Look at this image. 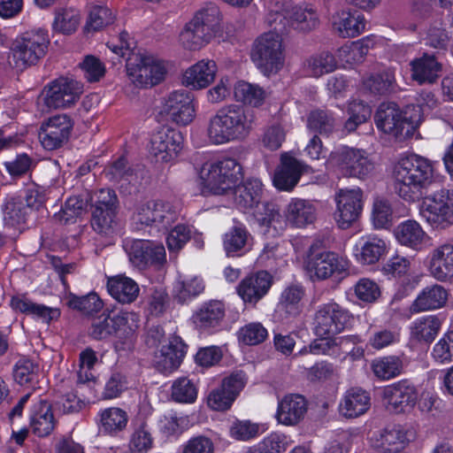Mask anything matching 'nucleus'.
I'll list each match as a JSON object with an SVG mask.
<instances>
[{"mask_svg": "<svg viewBox=\"0 0 453 453\" xmlns=\"http://www.w3.org/2000/svg\"><path fill=\"white\" fill-rule=\"evenodd\" d=\"M382 397L389 410L395 413H401L416 405L418 393L413 382L403 379L386 386Z\"/></svg>", "mask_w": 453, "mask_h": 453, "instance_id": "6ab92c4d", "label": "nucleus"}, {"mask_svg": "<svg viewBox=\"0 0 453 453\" xmlns=\"http://www.w3.org/2000/svg\"><path fill=\"white\" fill-rule=\"evenodd\" d=\"M305 269L311 277L326 280L332 276L342 277L349 270V261L339 254L326 250L320 240L314 241L309 248Z\"/></svg>", "mask_w": 453, "mask_h": 453, "instance_id": "0eeeda50", "label": "nucleus"}, {"mask_svg": "<svg viewBox=\"0 0 453 453\" xmlns=\"http://www.w3.org/2000/svg\"><path fill=\"white\" fill-rule=\"evenodd\" d=\"M39 366L29 359H19L13 369V377L16 382L21 386L27 385L35 388L38 381Z\"/></svg>", "mask_w": 453, "mask_h": 453, "instance_id": "bf43d9fd", "label": "nucleus"}, {"mask_svg": "<svg viewBox=\"0 0 453 453\" xmlns=\"http://www.w3.org/2000/svg\"><path fill=\"white\" fill-rule=\"evenodd\" d=\"M273 283V276L262 270L245 276L239 282L236 291L245 303L256 305L268 294Z\"/></svg>", "mask_w": 453, "mask_h": 453, "instance_id": "412c9836", "label": "nucleus"}, {"mask_svg": "<svg viewBox=\"0 0 453 453\" xmlns=\"http://www.w3.org/2000/svg\"><path fill=\"white\" fill-rule=\"evenodd\" d=\"M441 319L438 315H426L416 319L410 326V334L417 342H432L441 327Z\"/></svg>", "mask_w": 453, "mask_h": 453, "instance_id": "a18cd8bd", "label": "nucleus"}, {"mask_svg": "<svg viewBox=\"0 0 453 453\" xmlns=\"http://www.w3.org/2000/svg\"><path fill=\"white\" fill-rule=\"evenodd\" d=\"M4 224L10 227H19L26 223L28 208L24 205L21 196L9 194L2 205Z\"/></svg>", "mask_w": 453, "mask_h": 453, "instance_id": "49530a36", "label": "nucleus"}, {"mask_svg": "<svg viewBox=\"0 0 453 453\" xmlns=\"http://www.w3.org/2000/svg\"><path fill=\"white\" fill-rule=\"evenodd\" d=\"M127 74L138 88H149L159 84L166 75L165 63L149 54H133L127 60Z\"/></svg>", "mask_w": 453, "mask_h": 453, "instance_id": "1a4fd4ad", "label": "nucleus"}, {"mask_svg": "<svg viewBox=\"0 0 453 453\" xmlns=\"http://www.w3.org/2000/svg\"><path fill=\"white\" fill-rule=\"evenodd\" d=\"M204 282L198 276L179 275L173 283V297L179 303H188L204 290Z\"/></svg>", "mask_w": 453, "mask_h": 453, "instance_id": "ea45409f", "label": "nucleus"}, {"mask_svg": "<svg viewBox=\"0 0 453 453\" xmlns=\"http://www.w3.org/2000/svg\"><path fill=\"white\" fill-rule=\"evenodd\" d=\"M49 43L48 33L44 29L29 31L16 38L12 48L15 67L25 69L35 65L45 55Z\"/></svg>", "mask_w": 453, "mask_h": 453, "instance_id": "9b49d317", "label": "nucleus"}, {"mask_svg": "<svg viewBox=\"0 0 453 453\" xmlns=\"http://www.w3.org/2000/svg\"><path fill=\"white\" fill-rule=\"evenodd\" d=\"M183 145L184 137L180 131L164 127L152 134L150 153L157 162L172 163L180 156Z\"/></svg>", "mask_w": 453, "mask_h": 453, "instance_id": "4468645a", "label": "nucleus"}, {"mask_svg": "<svg viewBox=\"0 0 453 453\" xmlns=\"http://www.w3.org/2000/svg\"><path fill=\"white\" fill-rule=\"evenodd\" d=\"M370 407V393L361 388H351L343 394L339 412L347 418H356L364 415Z\"/></svg>", "mask_w": 453, "mask_h": 453, "instance_id": "72a5a7b5", "label": "nucleus"}, {"mask_svg": "<svg viewBox=\"0 0 453 453\" xmlns=\"http://www.w3.org/2000/svg\"><path fill=\"white\" fill-rule=\"evenodd\" d=\"M234 96L237 102L252 107L261 106L266 97L263 88L244 81H239L234 87Z\"/></svg>", "mask_w": 453, "mask_h": 453, "instance_id": "3c124183", "label": "nucleus"}, {"mask_svg": "<svg viewBox=\"0 0 453 453\" xmlns=\"http://www.w3.org/2000/svg\"><path fill=\"white\" fill-rule=\"evenodd\" d=\"M114 16L111 11L106 6H93L88 13L85 28L88 32L98 31L111 24Z\"/></svg>", "mask_w": 453, "mask_h": 453, "instance_id": "774afa93", "label": "nucleus"}, {"mask_svg": "<svg viewBox=\"0 0 453 453\" xmlns=\"http://www.w3.org/2000/svg\"><path fill=\"white\" fill-rule=\"evenodd\" d=\"M73 122L66 114H57L43 121L39 130V140L46 150L63 147L69 140Z\"/></svg>", "mask_w": 453, "mask_h": 453, "instance_id": "f3484780", "label": "nucleus"}, {"mask_svg": "<svg viewBox=\"0 0 453 453\" xmlns=\"http://www.w3.org/2000/svg\"><path fill=\"white\" fill-rule=\"evenodd\" d=\"M395 235L400 244L417 251L424 250L429 241L428 234L420 224L413 219L400 223L395 228Z\"/></svg>", "mask_w": 453, "mask_h": 453, "instance_id": "e433bc0d", "label": "nucleus"}, {"mask_svg": "<svg viewBox=\"0 0 453 453\" xmlns=\"http://www.w3.org/2000/svg\"><path fill=\"white\" fill-rule=\"evenodd\" d=\"M372 221L376 229H388L394 222V211L390 201L377 198L373 202Z\"/></svg>", "mask_w": 453, "mask_h": 453, "instance_id": "13d9d810", "label": "nucleus"}, {"mask_svg": "<svg viewBox=\"0 0 453 453\" xmlns=\"http://www.w3.org/2000/svg\"><path fill=\"white\" fill-rule=\"evenodd\" d=\"M181 207L179 203L165 199H150L137 204L133 215L136 224L169 230L179 219Z\"/></svg>", "mask_w": 453, "mask_h": 453, "instance_id": "423d86ee", "label": "nucleus"}, {"mask_svg": "<svg viewBox=\"0 0 453 453\" xmlns=\"http://www.w3.org/2000/svg\"><path fill=\"white\" fill-rule=\"evenodd\" d=\"M379 130L395 138L410 136L421 123L418 111L411 113L407 107L402 111L395 103L381 104L374 116Z\"/></svg>", "mask_w": 453, "mask_h": 453, "instance_id": "39448f33", "label": "nucleus"}, {"mask_svg": "<svg viewBox=\"0 0 453 453\" xmlns=\"http://www.w3.org/2000/svg\"><path fill=\"white\" fill-rule=\"evenodd\" d=\"M373 375L382 381L400 376L404 370L403 356L387 355L373 359L371 363Z\"/></svg>", "mask_w": 453, "mask_h": 453, "instance_id": "c03bdc74", "label": "nucleus"}, {"mask_svg": "<svg viewBox=\"0 0 453 453\" xmlns=\"http://www.w3.org/2000/svg\"><path fill=\"white\" fill-rule=\"evenodd\" d=\"M108 293L119 303H131L139 295L138 284L131 278L124 275L110 277L107 280Z\"/></svg>", "mask_w": 453, "mask_h": 453, "instance_id": "a19ab883", "label": "nucleus"}, {"mask_svg": "<svg viewBox=\"0 0 453 453\" xmlns=\"http://www.w3.org/2000/svg\"><path fill=\"white\" fill-rule=\"evenodd\" d=\"M400 332L393 328H379L371 333L367 347L374 350H381L400 342Z\"/></svg>", "mask_w": 453, "mask_h": 453, "instance_id": "e2e57ef3", "label": "nucleus"}, {"mask_svg": "<svg viewBox=\"0 0 453 453\" xmlns=\"http://www.w3.org/2000/svg\"><path fill=\"white\" fill-rule=\"evenodd\" d=\"M304 294V288L300 285L288 286L281 292L278 309L290 316L298 315L301 311V302Z\"/></svg>", "mask_w": 453, "mask_h": 453, "instance_id": "864d4df0", "label": "nucleus"}, {"mask_svg": "<svg viewBox=\"0 0 453 453\" xmlns=\"http://www.w3.org/2000/svg\"><path fill=\"white\" fill-rule=\"evenodd\" d=\"M428 271L433 278L441 282L453 278L452 243H443L430 252Z\"/></svg>", "mask_w": 453, "mask_h": 453, "instance_id": "cd10ccee", "label": "nucleus"}, {"mask_svg": "<svg viewBox=\"0 0 453 453\" xmlns=\"http://www.w3.org/2000/svg\"><path fill=\"white\" fill-rule=\"evenodd\" d=\"M307 410L308 403L302 395L288 394L279 401L275 418L278 423L293 426L303 419Z\"/></svg>", "mask_w": 453, "mask_h": 453, "instance_id": "393cba45", "label": "nucleus"}, {"mask_svg": "<svg viewBox=\"0 0 453 453\" xmlns=\"http://www.w3.org/2000/svg\"><path fill=\"white\" fill-rule=\"evenodd\" d=\"M376 42L374 35L363 37L356 42L345 43L337 50V58L340 62L346 65H354L361 62L367 55L370 49L373 48Z\"/></svg>", "mask_w": 453, "mask_h": 453, "instance_id": "79ce46f5", "label": "nucleus"}, {"mask_svg": "<svg viewBox=\"0 0 453 453\" xmlns=\"http://www.w3.org/2000/svg\"><path fill=\"white\" fill-rule=\"evenodd\" d=\"M395 82V71L391 68L384 69L377 73L371 74L365 81V87L375 94H385Z\"/></svg>", "mask_w": 453, "mask_h": 453, "instance_id": "0e129e2a", "label": "nucleus"}, {"mask_svg": "<svg viewBox=\"0 0 453 453\" xmlns=\"http://www.w3.org/2000/svg\"><path fill=\"white\" fill-rule=\"evenodd\" d=\"M116 214L117 210H102L100 207L94 208L91 219V226L93 229L96 232L104 234L112 233L118 226Z\"/></svg>", "mask_w": 453, "mask_h": 453, "instance_id": "680f3d73", "label": "nucleus"}, {"mask_svg": "<svg viewBox=\"0 0 453 453\" xmlns=\"http://www.w3.org/2000/svg\"><path fill=\"white\" fill-rule=\"evenodd\" d=\"M187 348L180 337L172 338L155 356L154 365L157 370L165 374L176 370L186 355Z\"/></svg>", "mask_w": 453, "mask_h": 453, "instance_id": "c85d7f7f", "label": "nucleus"}, {"mask_svg": "<svg viewBox=\"0 0 453 453\" xmlns=\"http://www.w3.org/2000/svg\"><path fill=\"white\" fill-rule=\"evenodd\" d=\"M347 112L349 118L344 123V130L352 133L370 119L372 110L362 101L353 100L349 103Z\"/></svg>", "mask_w": 453, "mask_h": 453, "instance_id": "4d7b16f0", "label": "nucleus"}, {"mask_svg": "<svg viewBox=\"0 0 453 453\" xmlns=\"http://www.w3.org/2000/svg\"><path fill=\"white\" fill-rule=\"evenodd\" d=\"M253 237L246 226L239 221L224 234L223 249L227 257H240L250 250Z\"/></svg>", "mask_w": 453, "mask_h": 453, "instance_id": "2f4dec72", "label": "nucleus"}, {"mask_svg": "<svg viewBox=\"0 0 453 453\" xmlns=\"http://www.w3.org/2000/svg\"><path fill=\"white\" fill-rule=\"evenodd\" d=\"M386 242L376 234L361 236L353 249L357 261L362 265L377 263L386 254Z\"/></svg>", "mask_w": 453, "mask_h": 453, "instance_id": "473e14b6", "label": "nucleus"}, {"mask_svg": "<svg viewBox=\"0 0 453 453\" xmlns=\"http://www.w3.org/2000/svg\"><path fill=\"white\" fill-rule=\"evenodd\" d=\"M139 315L134 311H120L114 314L116 338L126 342L132 340L139 327Z\"/></svg>", "mask_w": 453, "mask_h": 453, "instance_id": "603ef678", "label": "nucleus"}, {"mask_svg": "<svg viewBox=\"0 0 453 453\" xmlns=\"http://www.w3.org/2000/svg\"><path fill=\"white\" fill-rule=\"evenodd\" d=\"M334 31L342 38H353L361 35L365 29V17L349 8L336 11L331 18Z\"/></svg>", "mask_w": 453, "mask_h": 453, "instance_id": "bb28decb", "label": "nucleus"}, {"mask_svg": "<svg viewBox=\"0 0 453 453\" xmlns=\"http://www.w3.org/2000/svg\"><path fill=\"white\" fill-rule=\"evenodd\" d=\"M81 92L82 87L79 82L59 77L44 86L41 98L49 109L65 108L75 104Z\"/></svg>", "mask_w": 453, "mask_h": 453, "instance_id": "2eb2a0df", "label": "nucleus"}, {"mask_svg": "<svg viewBox=\"0 0 453 453\" xmlns=\"http://www.w3.org/2000/svg\"><path fill=\"white\" fill-rule=\"evenodd\" d=\"M251 59L264 75L278 73L285 63L280 35L268 32L257 38L251 50Z\"/></svg>", "mask_w": 453, "mask_h": 453, "instance_id": "6e6552de", "label": "nucleus"}, {"mask_svg": "<svg viewBox=\"0 0 453 453\" xmlns=\"http://www.w3.org/2000/svg\"><path fill=\"white\" fill-rule=\"evenodd\" d=\"M336 127L334 114L327 110H314L308 116L307 127L309 130L322 135H329Z\"/></svg>", "mask_w": 453, "mask_h": 453, "instance_id": "6e6d98bb", "label": "nucleus"}, {"mask_svg": "<svg viewBox=\"0 0 453 453\" xmlns=\"http://www.w3.org/2000/svg\"><path fill=\"white\" fill-rule=\"evenodd\" d=\"M307 165L288 153L280 157V164L276 168L273 183L280 191H291L297 185Z\"/></svg>", "mask_w": 453, "mask_h": 453, "instance_id": "5701e85b", "label": "nucleus"}, {"mask_svg": "<svg viewBox=\"0 0 453 453\" xmlns=\"http://www.w3.org/2000/svg\"><path fill=\"white\" fill-rule=\"evenodd\" d=\"M5 171L12 178H20L33 171L36 160L27 153H19L13 159L4 163Z\"/></svg>", "mask_w": 453, "mask_h": 453, "instance_id": "338daca9", "label": "nucleus"}, {"mask_svg": "<svg viewBox=\"0 0 453 453\" xmlns=\"http://www.w3.org/2000/svg\"><path fill=\"white\" fill-rule=\"evenodd\" d=\"M226 316V307L221 301L210 300L200 304L193 312L191 320L200 332H218Z\"/></svg>", "mask_w": 453, "mask_h": 453, "instance_id": "4be33fe9", "label": "nucleus"}, {"mask_svg": "<svg viewBox=\"0 0 453 453\" xmlns=\"http://www.w3.org/2000/svg\"><path fill=\"white\" fill-rule=\"evenodd\" d=\"M334 219L342 229L349 228L363 210V191L360 188H341L335 193Z\"/></svg>", "mask_w": 453, "mask_h": 453, "instance_id": "a211bd4d", "label": "nucleus"}, {"mask_svg": "<svg viewBox=\"0 0 453 453\" xmlns=\"http://www.w3.org/2000/svg\"><path fill=\"white\" fill-rule=\"evenodd\" d=\"M99 431L109 436H118L124 432L129 421L126 410L119 407L101 409L97 413Z\"/></svg>", "mask_w": 453, "mask_h": 453, "instance_id": "4c0bfd02", "label": "nucleus"}, {"mask_svg": "<svg viewBox=\"0 0 453 453\" xmlns=\"http://www.w3.org/2000/svg\"><path fill=\"white\" fill-rule=\"evenodd\" d=\"M86 207L87 203L82 198L71 196L65 201L61 210L54 214V218L63 224L73 223L86 211Z\"/></svg>", "mask_w": 453, "mask_h": 453, "instance_id": "69168bd1", "label": "nucleus"}, {"mask_svg": "<svg viewBox=\"0 0 453 453\" xmlns=\"http://www.w3.org/2000/svg\"><path fill=\"white\" fill-rule=\"evenodd\" d=\"M408 441L406 431L400 426H394L373 433L369 445L373 453H398Z\"/></svg>", "mask_w": 453, "mask_h": 453, "instance_id": "b1692460", "label": "nucleus"}, {"mask_svg": "<svg viewBox=\"0 0 453 453\" xmlns=\"http://www.w3.org/2000/svg\"><path fill=\"white\" fill-rule=\"evenodd\" d=\"M150 428L143 419L137 420L129 441V449L134 453H146L153 446Z\"/></svg>", "mask_w": 453, "mask_h": 453, "instance_id": "5fc2aeb1", "label": "nucleus"}, {"mask_svg": "<svg viewBox=\"0 0 453 453\" xmlns=\"http://www.w3.org/2000/svg\"><path fill=\"white\" fill-rule=\"evenodd\" d=\"M262 191L259 180L240 181L230 192L234 196L235 204L241 210L252 208L258 203Z\"/></svg>", "mask_w": 453, "mask_h": 453, "instance_id": "de8ad7c7", "label": "nucleus"}, {"mask_svg": "<svg viewBox=\"0 0 453 453\" xmlns=\"http://www.w3.org/2000/svg\"><path fill=\"white\" fill-rule=\"evenodd\" d=\"M330 162L337 172L346 178L365 180L375 169L374 163L364 150L342 146L330 155Z\"/></svg>", "mask_w": 453, "mask_h": 453, "instance_id": "9d476101", "label": "nucleus"}, {"mask_svg": "<svg viewBox=\"0 0 453 453\" xmlns=\"http://www.w3.org/2000/svg\"><path fill=\"white\" fill-rule=\"evenodd\" d=\"M57 420L50 404L47 401H40L35 404L30 414V427L39 437L50 435L55 429Z\"/></svg>", "mask_w": 453, "mask_h": 453, "instance_id": "58836bf2", "label": "nucleus"}, {"mask_svg": "<svg viewBox=\"0 0 453 453\" xmlns=\"http://www.w3.org/2000/svg\"><path fill=\"white\" fill-rule=\"evenodd\" d=\"M411 78L418 85H433L442 72V64L434 54L423 53L410 62Z\"/></svg>", "mask_w": 453, "mask_h": 453, "instance_id": "a878e982", "label": "nucleus"}, {"mask_svg": "<svg viewBox=\"0 0 453 453\" xmlns=\"http://www.w3.org/2000/svg\"><path fill=\"white\" fill-rule=\"evenodd\" d=\"M363 338L358 334H349L342 337L330 336L328 338H320L314 340L308 347L303 348L300 355L308 353L314 355H338V348H346L349 344L363 342Z\"/></svg>", "mask_w": 453, "mask_h": 453, "instance_id": "c9c22d12", "label": "nucleus"}, {"mask_svg": "<svg viewBox=\"0 0 453 453\" xmlns=\"http://www.w3.org/2000/svg\"><path fill=\"white\" fill-rule=\"evenodd\" d=\"M221 20L219 8L212 3L205 4L185 24L179 35L181 46L188 50H199L216 35Z\"/></svg>", "mask_w": 453, "mask_h": 453, "instance_id": "20e7f679", "label": "nucleus"}, {"mask_svg": "<svg viewBox=\"0 0 453 453\" xmlns=\"http://www.w3.org/2000/svg\"><path fill=\"white\" fill-rule=\"evenodd\" d=\"M420 218L435 229L453 225V191L442 188L424 198L419 205Z\"/></svg>", "mask_w": 453, "mask_h": 453, "instance_id": "f8f14e48", "label": "nucleus"}, {"mask_svg": "<svg viewBox=\"0 0 453 453\" xmlns=\"http://www.w3.org/2000/svg\"><path fill=\"white\" fill-rule=\"evenodd\" d=\"M203 194L225 195L243 180L242 166L234 157L205 162L198 172Z\"/></svg>", "mask_w": 453, "mask_h": 453, "instance_id": "7ed1b4c3", "label": "nucleus"}, {"mask_svg": "<svg viewBox=\"0 0 453 453\" xmlns=\"http://www.w3.org/2000/svg\"><path fill=\"white\" fill-rule=\"evenodd\" d=\"M448 300V292L444 287L433 284L424 288L411 303L410 311L421 313L442 308Z\"/></svg>", "mask_w": 453, "mask_h": 453, "instance_id": "f704fd0d", "label": "nucleus"}, {"mask_svg": "<svg viewBox=\"0 0 453 453\" xmlns=\"http://www.w3.org/2000/svg\"><path fill=\"white\" fill-rule=\"evenodd\" d=\"M124 247L129 260L137 267L162 264L165 261V250L162 243L149 240H132L127 241Z\"/></svg>", "mask_w": 453, "mask_h": 453, "instance_id": "aec40b11", "label": "nucleus"}, {"mask_svg": "<svg viewBox=\"0 0 453 453\" xmlns=\"http://www.w3.org/2000/svg\"><path fill=\"white\" fill-rule=\"evenodd\" d=\"M394 188L403 200L421 198L434 181V165L427 158L411 154L400 158L393 168Z\"/></svg>", "mask_w": 453, "mask_h": 453, "instance_id": "f03ea898", "label": "nucleus"}, {"mask_svg": "<svg viewBox=\"0 0 453 453\" xmlns=\"http://www.w3.org/2000/svg\"><path fill=\"white\" fill-rule=\"evenodd\" d=\"M256 219L260 232L268 238L281 235L288 225L286 215L283 216L278 206L272 203L263 204L261 211L257 213Z\"/></svg>", "mask_w": 453, "mask_h": 453, "instance_id": "7c9ffc66", "label": "nucleus"}, {"mask_svg": "<svg viewBox=\"0 0 453 453\" xmlns=\"http://www.w3.org/2000/svg\"><path fill=\"white\" fill-rule=\"evenodd\" d=\"M286 217L292 226L302 228L313 223L316 208L310 201L294 198L287 206Z\"/></svg>", "mask_w": 453, "mask_h": 453, "instance_id": "37998d69", "label": "nucleus"}, {"mask_svg": "<svg viewBox=\"0 0 453 453\" xmlns=\"http://www.w3.org/2000/svg\"><path fill=\"white\" fill-rule=\"evenodd\" d=\"M160 113L178 126H188L196 117L192 95L184 89L169 93L162 98Z\"/></svg>", "mask_w": 453, "mask_h": 453, "instance_id": "dca6fc26", "label": "nucleus"}, {"mask_svg": "<svg viewBox=\"0 0 453 453\" xmlns=\"http://www.w3.org/2000/svg\"><path fill=\"white\" fill-rule=\"evenodd\" d=\"M217 72L218 66L215 61L199 60L184 72L182 84L195 90L205 88L213 82Z\"/></svg>", "mask_w": 453, "mask_h": 453, "instance_id": "c756f323", "label": "nucleus"}, {"mask_svg": "<svg viewBox=\"0 0 453 453\" xmlns=\"http://www.w3.org/2000/svg\"><path fill=\"white\" fill-rule=\"evenodd\" d=\"M265 431L263 424L250 419H235L228 428V435L237 441H251L257 439Z\"/></svg>", "mask_w": 453, "mask_h": 453, "instance_id": "8fccbe9b", "label": "nucleus"}, {"mask_svg": "<svg viewBox=\"0 0 453 453\" xmlns=\"http://www.w3.org/2000/svg\"><path fill=\"white\" fill-rule=\"evenodd\" d=\"M337 67L335 57L328 52L322 51L312 55L303 63V71L306 76L319 78L324 74L334 72Z\"/></svg>", "mask_w": 453, "mask_h": 453, "instance_id": "09e8293b", "label": "nucleus"}, {"mask_svg": "<svg viewBox=\"0 0 453 453\" xmlns=\"http://www.w3.org/2000/svg\"><path fill=\"white\" fill-rule=\"evenodd\" d=\"M171 396L177 403H192L197 398V388L188 377H180L173 382Z\"/></svg>", "mask_w": 453, "mask_h": 453, "instance_id": "052dcab7", "label": "nucleus"}, {"mask_svg": "<svg viewBox=\"0 0 453 453\" xmlns=\"http://www.w3.org/2000/svg\"><path fill=\"white\" fill-rule=\"evenodd\" d=\"M257 124L254 111L231 104L219 108L208 121L206 136L210 143L223 145L246 139Z\"/></svg>", "mask_w": 453, "mask_h": 453, "instance_id": "f257e3e1", "label": "nucleus"}, {"mask_svg": "<svg viewBox=\"0 0 453 453\" xmlns=\"http://www.w3.org/2000/svg\"><path fill=\"white\" fill-rule=\"evenodd\" d=\"M351 313L334 302L320 304L314 313L313 333L319 338L341 334L350 324Z\"/></svg>", "mask_w": 453, "mask_h": 453, "instance_id": "ddd939ff", "label": "nucleus"}]
</instances>
